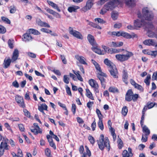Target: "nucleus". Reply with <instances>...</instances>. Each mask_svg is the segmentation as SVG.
Returning a JSON list of instances; mask_svg holds the SVG:
<instances>
[{"label":"nucleus","instance_id":"obj_57","mask_svg":"<svg viewBox=\"0 0 157 157\" xmlns=\"http://www.w3.org/2000/svg\"><path fill=\"white\" fill-rule=\"evenodd\" d=\"M4 126L8 130H10L11 133H13V130L11 129L10 126L8 123H5L4 124Z\"/></svg>","mask_w":157,"mask_h":157},{"label":"nucleus","instance_id":"obj_13","mask_svg":"<svg viewBox=\"0 0 157 157\" xmlns=\"http://www.w3.org/2000/svg\"><path fill=\"white\" fill-rule=\"evenodd\" d=\"M48 106L45 103H43L41 104L38 107V109L39 111L41 112L44 115L45 114L44 113V110H47Z\"/></svg>","mask_w":157,"mask_h":157},{"label":"nucleus","instance_id":"obj_4","mask_svg":"<svg viewBox=\"0 0 157 157\" xmlns=\"http://www.w3.org/2000/svg\"><path fill=\"white\" fill-rule=\"evenodd\" d=\"M124 54H117L116 55L117 59L120 61L123 62L127 60L130 57L133 56V53L131 52L126 51Z\"/></svg>","mask_w":157,"mask_h":157},{"label":"nucleus","instance_id":"obj_11","mask_svg":"<svg viewBox=\"0 0 157 157\" xmlns=\"http://www.w3.org/2000/svg\"><path fill=\"white\" fill-rule=\"evenodd\" d=\"M19 56V51L17 49H15L11 57L12 62H13L17 59Z\"/></svg>","mask_w":157,"mask_h":157},{"label":"nucleus","instance_id":"obj_5","mask_svg":"<svg viewBox=\"0 0 157 157\" xmlns=\"http://www.w3.org/2000/svg\"><path fill=\"white\" fill-rule=\"evenodd\" d=\"M69 33L77 38L82 39L83 38L82 35L79 32L74 30L71 27H69L68 29Z\"/></svg>","mask_w":157,"mask_h":157},{"label":"nucleus","instance_id":"obj_47","mask_svg":"<svg viewBox=\"0 0 157 157\" xmlns=\"http://www.w3.org/2000/svg\"><path fill=\"white\" fill-rule=\"evenodd\" d=\"M40 31L44 33H50L52 32L51 30L46 28H42L40 29Z\"/></svg>","mask_w":157,"mask_h":157},{"label":"nucleus","instance_id":"obj_48","mask_svg":"<svg viewBox=\"0 0 157 157\" xmlns=\"http://www.w3.org/2000/svg\"><path fill=\"white\" fill-rule=\"evenodd\" d=\"M148 135H142V137L141 139V141L142 142H146L147 140V136Z\"/></svg>","mask_w":157,"mask_h":157},{"label":"nucleus","instance_id":"obj_10","mask_svg":"<svg viewBox=\"0 0 157 157\" xmlns=\"http://www.w3.org/2000/svg\"><path fill=\"white\" fill-rule=\"evenodd\" d=\"M133 92L132 90H128L125 95V100L128 101H130L132 100Z\"/></svg>","mask_w":157,"mask_h":157},{"label":"nucleus","instance_id":"obj_35","mask_svg":"<svg viewBox=\"0 0 157 157\" xmlns=\"http://www.w3.org/2000/svg\"><path fill=\"white\" fill-rule=\"evenodd\" d=\"M117 143L118 148L119 149H121L123 146V141L121 139L119 138V136H118V138L117 139Z\"/></svg>","mask_w":157,"mask_h":157},{"label":"nucleus","instance_id":"obj_33","mask_svg":"<svg viewBox=\"0 0 157 157\" xmlns=\"http://www.w3.org/2000/svg\"><path fill=\"white\" fill-rule=\"evenodd\" d=\"M88 24L90 25L94 28H97L98 29H101V27L99 25L90 21H89Z\"/></svg>","mask_w":157,"mask_h":157},{"label":"nucleus","instance_id":"obj_55","mask_svg":"<svg viewBox=\"0 0 157 157\" xmlns=\"http://www.w3.org/2000/svg\"><path fill=\"white\" fill-rule=\"evenodd\" d=\"M45 10L48 13H49L52 14L53 15L54 14L55 11H54L50 9L48 7H46L45 8Z\"/></svg>","mask_w":157,"mask_h":157},{"label":"nucleus","instance_id":"obj_52","mask_svg":"<svg viewBox=\"0 0 157 157\" xmlns=\"http://www.w3.org/2000/svg\"><path fill=\"white\" fill-rule=\"evenodd\" d=\"M45 155L49 157L50 156L51 151L48 148H47L45 149Z\"/></svg>","mask_w":157,"mask_h":157},{"label":"nucleus","instance_id":"obj_27","mask_svg":"<svg viewBox=\"0 0 157 157\" xmlns=\"http://www.w3.org/2000/svg\"><path fill=\"white\" fill-rule=\"evenodd\" d=\"M93 0H88L86 3V6L89 9H90L93 5Z\"/></svg>","mask_w":157,"mask_h":157},{"label":"nucleus","instance_id":"obj_31","mask_svg":"<svg viewBox=\"0 0 157 157\" xmlns=\"http://www.w3.org/2000/svg\"><path fill=\"white\" fill-rule=\"evenodd\" d=\"M98 126L99 128L101 130L104 129V125L102 122V119H99L98 122Z\"/></svg>","mask_w":157,"mask_h":157},{"label":"nucleus","instance_id":"obj_44","mask_svg":"<svg viewBox=\"0 0 157 157\" xmlns=\"http://www.w3.org/2000/svg\"><path fill=\"white\" fill-rule=\"evenodd\" d=\"M1 19L3 22L9 24H10V21L8 18L4 17H1Z\"/></svg>","mask_w":157,"mask_h":157},{"label":"nucleus","instance_id":"obj_17","mask_svg":"<svg viewBox=\"0 0 157 157\" xmlns=\"http://www.w3.org/2000/svg\"><path fill=\"white\" fill-rule=\"evenodd\" d=\"M76 58L81 64L87 65V64L85 61L86 59L83 57L81 56H76Z\"/></svg>","mask_w":157,"mask_h":157},{"label":"nucleus","instance_id":"obj_38","mask_svg":"<svg viewBox=\"0 0 157 157\" xmlns=\"http://www.w3.org/2000/svg\"><path fill=\"white\" fill-rule=\"evenodd\" d=\"M128 109L127 108V107L126 106H124L122 108L121 113L124 116H126L128 113Z\"/></svg>","mask_w":157,"mask_h":157},{"label":"nucleus","instance_id":"obj_26","mask_svg":"<svg viewBox=\"0 0 157 157\" xmlns=\"http://www.w3.org/2000/svg\"><path fill=\"white\" fill-rule=\"evenodd\" d=\"M86 96L90 99L92 100H94V98L93 96L92 93L89 90L87 89H86Z\"/></svg>","mask_w":157,"mask_h":157},{"label":"nucleus","instance_id":"obj_63","mask_svg":"<svg viewBox=\"0 0 157 157\" xmlns=\"http://www.w3.org/2000/svg\"><path fill=\"white\" fill-rule=\"evenodd\" d=\"M143 52L144 54H146L148 55H151V51L148 50H143Z\"/></svg>","mask_w":157,"mask_h":157},{"label":"nucleus","instance_id":"obj_41","mask_svg":"<svg viewBox=\"0 0 157 157\" xmlns=\"http://www.w3.org/2000/svg\"><path fill=\"white\" fill-rule=\"evenodd\" d=\"M118 14L117 12H113L111 13V17L113 20H116L118 16Z\"/></svg>","mask_w":157,"mask_h":157},{"label":"nucleus","instance_id":"obj_7","mask_svg":"<svg viewBox=\"0 0 157 157\" xmlns=\"http://www.w3.org/2000/svg\"><path fill=\"white\" fill-rule=\"evenodd\" d=\"M15 99L20 107L22 108H25V105L24 103L22 97L19 95H16L15 96Z\"/></svg>","mask_w":157,"mask_h":157},{"label":"nucleus","instance_id":"obj_39","mask_svg":"<svg viewBox=\"0 0 157 157\" xmlns=\"http://www.w3.org/2000/svg\"><path fill=\"white\" fill-rule=\"evenodd\" d=\"M151 79V75H148L146 78L144 80V82L146 83L147 85L149 86L150 85V80Z\"/></svg>","mask_w":157,"mask_h":157},{"label":"nucleus","instance_id":"obj_6","mask_svg":"<svg viewBox=\"0 0 157 157\" xmlns=\"http://www.w3.org/2000/svg\"><path fill=\"white\" fill-rule=\"evenodd\" d=\"M89 83L90 86L94 88V91L95 93H99L98 85L94 80L92 79L89 80Z\"/></svg>","mask_w":157,"mask_h":157},{"label":"nucleus","instance_id":"obj_1","mask_svg":"<svg viewBox=\"0 0 157 157\" xmlns=\"http://www.w3.org/2000/svg\"><path fill=\"white\" fill-rule=\"evenodd\" d=\"M143 16L141 13L138 12L137 13L138 17L140 19H137L135 21L134 23V26L136 29L140 28L142 25H144L146 27L149 29H153L154 28L152 22H149L146 23V21H151L153 18V14L151 11H149L147 8H144L142 9Z\"/></svg>","mask_w":157,"mask_h":157},{"label":"nucleus","instance_id":"obj_62","mask_svg":"<svg viewBox=\"0 0 157 157\" xmlns=\"http://www.w3.org/2000/svg\"><path fill=\"white\" fill-rule=\"evenodd\" d=\"M36 21L38 25L41 27L44 22L41 21L40 19H37Z\"/></svg>","mask_w":157,"mask_h":157},{"label":"nucleus","instance_id":"obj_15","mask_svg":"<svg viewBox=\"0 0 157 157\" xmlns=\"http://www.w3.org/2000/svg\"><path fill=\"white\" fill-rule=\"evenodd\" d=\"M47 2L48 4L50 6H51L54 9H56L59 12L61 11L60 9L59 8L56 4L50 1H48Z\"/></svg>","mask_w":157,"mask_h":157},{"label":"nucleus","instance_id":"obj_24","mask_svg":"<svg viewBox=\"0 0 157 157\" xmlns=\"http://www.w3.org/2000/svg\"><path fill=\"white\" fill-rule=\"evenodd\" d=\"M124 2L127 5L129 6H134L135 3L134 0H124Z\"/></svg>","mask_w":157,"mask_h":157},{"label":"nucleus","instance_id":"obj_34","mask_svg":"<svg viewBox=\"0 0 157 157\" xmlns=\"http://www.w3.org/2000/svg\"><path fill=\"white\" fill-rule=\"evenodd\" d=\"M88 24L90 25L94 28H97L98 29H101V27L99 25L90 21H89Z\"/></svg>","mask_w":157,"mask_h":157},{"label":"nucleus","instance_id":"obj_59","mask_svg":"<svg viewBox=\"0 0 157 157\" xmlns=\"http://www.w3.org/2000/svg\"><path fill=\"white\" fill-rule=\"evenodd\" d=\"M138 98V95L136 94H133L132 98V100L133 101H136L137 99Z\"/></svg>","mask_w":157,"mask_h":157},{"label":"nucleus","instance_id":"obj_20","mask_svg":"<svg viewBox=\"0 0 157 157\" xmlns=\"http://www.w3.org/2000/svg\"><path fill=\"white\" fill-rule=\"evenodd\" d=\"M128 76L127 72L125 71L124 70L123 72L122 75V79L123 81L126 84L128 83Z\"/></svg>","mask_w":157,"mask_h":157},{"label":"nucleus","instance_id":"obj_58","mask_svg":"<svg viewBox=\"0 0 157 157\" xmlns=\"http://www.w3.org/2000/svg\"><path fill=\"white\" fill-rule=\"evenodd\" d=\"M17 156L18 157H23V154L22 153V151L19 148L18 149L17 153Z\"/></svg>","mask_w":157,"mask_h":157},{"label":"nucleus","instance_id":"obj_14","mask_svg":"<svg viewBox=\"0 0 157 157\" xmlns=\"http://www.w3.org/2000/svg\"><path fill=\"white\" fill-rule=\"evenodd\" d=\"M143 43L145 45L147 46H154L155 42L154 41L151 39L146 40L143 42Z\"/></svg>","mask_w":157,"mask_h":157},{"label":"nucleus","instance_id":"obj_29","mask_svg":"<svg viewBox=\"0 0 157 157\" xmlns=\"http://www.w3.org/2000/svg\"><path fill=\"white\" fill-rule=\"evenodd\" d=\"M143 132L145 133V135H149L150 134V130L146 125L143 127Z\"/></svg>","mask_w":157,"mask_h":157},{"label":"nucleus","instance_id":"obj_46","mask_svg":"<svg viewBox=\"0 0 157 157\" xmlns=\"http://www.w3.org/2000/svg\"><path fill=\"white\" fill-rule=\"evenodd\" d=\"M94 20L95 21L97 22L100 24H104L105 22L103 19L99 18H96Z\"/></svg>","mask_w":157,"mask_h":157},{"label":"nucleus","instance_id":"obj_9","mask_svg":"<svg viewBox=\"0 0 157 157\" xmlns=\"http://www.w3.org/2000/svg\"><path fill=\"white\" fill-rule=\"evenodd\" d=\"M109 70L111 75L112 76L113 78H118V71L115 66L109 69Z\"/></svg>","mask_w":157,"mask_h":157},{"label":"nucleus","instance_id":"obj_40","mask_svg":"<svg viewBox=\"0 0 157 157\" xmlns=\"http://www.w3.org/2000/svg\"><path fill=\"white\" fill-rule=\"evenodd\" d=\"M2 144V148H3V149H4V150H8L9 149V148L8 147V145H7V144L6 143V142H2L1 143L0 146H1Z\"/></svg>","mask_w":157,"mask_h":157},{"label":"nucleus","instance_id":"obj_28","mask_svg":"<svg viewBox=\"0 0 157 157\" xmlns=\"http://www.w3.org/2000/svg\"><path fill=\"white\" fill-rule=\"evenodd\" d=\"M29 31L30 33H31L32 34L36 35H39L40 34V33L38 30L34 29H29Z\"/></svg>","mask_w":157,"mask_h":157},{"label":"nucleus","instance_id":"obj_50","mask_svg":"<svg viewBox=\"0 0 157 157\" xmlns=\"http://www.w3.org/2000/svg\"><path fill=\"white\" fill-rule=\"evenodd\" d=\"M10 12L11 13H15L16 11V7L14 6H12L10 7Z\"/></svg>","mask_w":157,"mask_h":157},{"label":"nucleus","instance_id":"obj_49","mask_svg":"<svg viewBox=\"0 0 157 157\" xmlns=\"http://www.w3.org/2000/svg\"><path fill=\"white\" fill-rule=\"evenodd\" d=\"M66 90L67 94L71 96L72 94L70 88L67 85H66Z\"/></svg>","mask_w":157,"mask_h":157},{"label":"nucleus","instance_id":"obj_56","mask_svg":"<svg viewBox=\"0 0 157 157\" xmlns=\"http://www.w3.org/2000/svg\"><path fill=\"white\" fill-rule=\"evenodd\" d=\"M18 125L19 128L21 132H23L24 131L25 128L23 124H18Z\"/></svg>","mask_w":157,"mask_h":157},{"label":"nucleus","instance_id":"obj_18","mask_svg":"<svg viewBox=\"0 0 157 157\" xmlns=\"http://www.w3.org/2000/svg\"><path fill=\"white\" fill-rule=\"evenodd\" d=\"M104 63L108 67L109 69L114 66L113 63L108 59H105L104 60Z\"/></svg>","mask_w":157,"mask_h":157},{"label":"nucleus","instance_id":"obj_8","mask_svg":"<svg viewBox=\"0 0 157 157\" xmlns=\"http://www.w3.org/2000/svg\"><path fill=\"white\" fill-rule=\"evenodd\" d=\"M106 75L104 73V75H98L97 77L100 80L102 87L104 89L105 86L106 81L104 77H106Z\"/></svg>","mask_w":157,"mask_h":157},{"label":"nucleus","instance_id":"obj_54","mask_svg":"<svg viewBox=\"0 0 157 157\" xmlns=\"http://www.w3.org/2000/svg\"><path fill=\"white\" fill-rule=\"evenodd\" d=\"M134 87L135 88L137 89L140 91H143V88L142 87L137 83L136 84V85L134 86Z\"/></svg>","mask_w":157,"mask_h":157},{"label":"nucleus","instance_id":"obj_21","mask_svg":"<svg viewBox=\"0 0 157 157\" xmlns=\"http://www.w3.org/2000/svg\"><path fill=\"white\" fill-rule=\"evenodd\" d=\"M79 8V7L78 6H73L69 7L68 8V10L70 13H71L73 12H76V10Z\"/></svg>","mask_w":157,"mask_h":157},{"label":"nucleus","instance_id":"obj_32","mask_svg":"<svg viewBox=\"0 0 157 157\" xmlns=\"http://www.w3.org/2000/svg\"><path fill=\"white\" fill-rule=\"evenodd\" d=\"M95 67L96 69L97 70V71L98 72V75L100 74V75H104V73L101 71V68L98 64L95 65Z\"/></svg>","mask_w":157,"mask_h":157},{"label":"nucleus","instance_id":"obj_2","mask_svg":"<svg viewBox=\"0 0 157 157\" xmlns=\"http://www.w3.org/2000/svg\"><path fill=\"white\" fill-rule=\"evenodd\" d=\"M123 2V0H110L109 2L105 5L101 10L100 13L104 14L107 11L111 10L119 5L121 6Z\"/></svg>","mask_w":157,"mask_h":157},{"label":"nucleus","instance_id":"obj_25","mask_svg":"<svg viewBox=\"0 0 157 157\" xmlns=\"http://www.w3.org/2000/svg\"><path fill=\"white\" fill-rule=\"evenodd\" d=\"M31 130L32 132H33L36 135L38 133H41L42 132V131L41 130L39 127L31 129Z\"/></svg>","mask_w":157,"mask_h":157},{"label":"nucleus","instance_id":"obj_61","mask_svg":"<svg viewBox=\"0 0 157 157\" xmlns=\"http://www.w3.org/2000/svg\"><path fill=\"white\" fill-rule=\"evenodd\" d=\"M88 139L92 144H94V143L95 141L94 138L91 136H90L88 137Z\"/></svg>","mask_w":157,"mask_h":157},{"label":"nucleus","instance_id":"obj_19","mask_svg":"<svg viewBox=\"0 0 157 157\" xmlns=\"http://www.w3.org/2000/svg\"><path fill=\"white\" fill-rule=\"evenodd\" d=\"M91 49L93 51L99 55H104V53L97 47H94L91 48Z\"/></svg>","mask_w":157,"mask_h":157},{"label":"nucleus","instance_id":"obj_43","mask_svg":"<svg viewBox=\"0 0 157 157\" xmlns=\"http://www.w3.org/2000/svg\"><path fill=\"white\" fill-rule=\"evenodd\" d=\"M155 105V103L152 102H148L147 104V107L148 108V109H150L153 107Z\"/></svg>","mask_w":157,"mask_h":157},{"label":"nucleus","instance_id":"obj_64","mask_svg":"<svg viewBox=\"0 0 157 157\" xmlns=\"http://www.w3.org/2000/svg\"><path fill=\"white\" fill-rule=\"evenodd\" d=\"M90 9L86 6H85L82 8L80 10L82 12H85Z\"/></svg>","mask_w":157,"mask_h":157},{"label":"nucleus","instance_id":"obj_51","mask_svg":"<svg viewBox=\"0 0 157 157\" xmlns=\"http://www.w3.org/2000/svg\"><path fill=\"white\" fill-rule=\"evenodd\" d=\"M69 78L68 77V76L66 75H64L63 76V82L66 84L69 83Z\"/></svg>","mask_w":157,"mask_h":157},{"label":"nucleus","instance_id":"obj_3","mask_svg":"<svg viewBox=\"0 0 157 157\" xmlns=\"http://www.w3.org/2000/svg\"><path fill=\"white\" fill-rule=\"evenodd\" d=\"M109 141L108 137L104 138V135L101 134L100 136L99 140L98 141V144L99 149L103 150L105 147L108 149V151L110 149V146L109 144Z\"/></svg>","mask_w":157,"mask_h":157},{"label":"nucleus","instance_id":"obj_16","mask_svg":"<svg viewBox=\"0 0 157 157\" xmlns=\"http://www.w3.org/2000/svg\"><path fill=\"white\" fill-rule=\"evenodd\" d=\"M105 48H104V50L105 51H107V50L108 51L109 53L111 54L113 53H118L121 52V50L120 49H117L115 48H108L106 47H105Z\"/></svg>","mask_w":157,"mask_h":157},{"label":"nucleus","instance_id":"obj_42","mask_svg":"<svg viewBox=\"0 0 157 157\" xmlns=\"http://www.w3.org/2000/svg\"><path fill=\"white\" fill-rule=\"evenodd\" d=\"M14 43V40L12 39H9L8 42V46L10 48L12 49L13 47V44Z\"/></svg>","mask_w":157,"mask_h":157},{"label":"nucleus","instance_id":"obj_45","mask_svg":"<svg viewBox=\"0 0 157 157\" xmlns=\"http://www.w3.org/2000/svg\"><path fill=\"white\" fill-rule=\"evenodd\" d=\"M96 113L98 116L99 119H102L103 116L101 114L100 110L99 109H96Z\"/></svg>","mask_w":157,"mask_h":157},{"label":"nucleus","instance_id":"obj_12","mask_svg":"<svg viewBox=\"0 0 157 157\" xmlns=\"http://www.w3.org/2000/svg\"><path fill=\"white\" fill-rule=\"evenodd\" d=\"M23 40L25 42L32 41V38L30 33H25L23 35Z\"/></svg>","mask_w":157,"mask_h":157},{"label":"nucleus","instance_id":"obj_30","mask_svg":"<svg viewBox=\"0 0 157 157\" xmlns=\"http://www.w3.org/2000/svg\"><path fill=\"white\" fill-rule=\"evenodd\" d=\"M108 90L110 92L113 93L117 92L118 91L117 88L113 86L110 87L109 88Z\"/></svg>","mask_w":157,"mask_h":157},{"label":"nucleus","instance_id":"obj_22","mask_svg":"<svg viewBox=\"0 0 157 157\" xmlns=\"http://www.w3.org/2000/svg\"><path fill=\"white\" fill-rule=\"evenodd\" d=\"M87 39L91 45L93 46L95 45L94 38L93 36L90 34H89L87 36Z\"/></svg>","mask_w":157,"mask_h":157},{"label":"nucleus","instance_id":"obj_60","mask_svg":"<svg viewBox=\"0 0 157 157\" xmlns=\"http://www.w3.org/2000/svg\"><path fill=\"white\" fill-rule=\"evenodd\" d=\"M76 109V107L75 105L74 104H72L71 110L74 114H75V113Z\"/></svg>","mask_w":157,"mask_h":157},{"label":"nucleus","instance_id":"obj_37","mask_svg":"<svg viewBox=\"0 0 157 157\" xmlns=\"http://www.w3.org/2000/svg\"><path fill=\"white\" fill-rule=\"evenodd\" d=\"M122 36L127 39L131 38L132 37L131 35H130L128 33L124 32H122Z\"/></svg>","mask_w":157,"mask_h":157},{"label":"nucleus","instance_id":"obj_53","mask_svg":"<svg viewBox=\"0 0 157 157\" xmlns=\"http://www.w3.org/2000/svg\"><path fill=\"white\" fill-rule=\"evenodd\" d=\"M6 29L3 26L0 25V33L4 34L6 33Z\"/></svg>","mask_w":157,"mask_h":157},{"label":"nucleus","instance_id":"obj_36","mask_svg":"<svg viewBox=\"0 0 157 157\" xmlns=\"http://www.w3.org/2000/svg\"><path fill=\"white\" fill-rule=\"evenodd\" d=\"M122 156L123 157H132L131 154L128 153L126 150H124L123 151Z\"/></svg>","mask_w":157,"mask_h":157},{"label":"nucleus","instance_id":"obj_23","mask_svg":"<svg viewBox=\"0 0 157 157\" xmlns=\"http://www.w3.org/2000/svg\"><path fill=\"white\" fill-rule=\"evenodd\" d=\"M12 62L11 59H5L3 64L4 65V68H6L10 65L11 62Z\"/></svg>","mask_w":157,"mask_h":157}]
</instances>
